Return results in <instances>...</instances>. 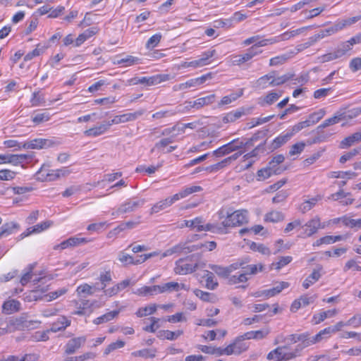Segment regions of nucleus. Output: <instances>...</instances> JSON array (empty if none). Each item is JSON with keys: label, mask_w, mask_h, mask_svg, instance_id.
Wrapping results in <instances>:
<instances>
[{"label": "nucleus", "mask_w": 361, "mask_h": 361, "mask_svg": "<svg viewBox=\"0 0 361 361\" xmlns=\"http://www.w3.org/2000/svg\"><path fill=\"white\" fill-rule=\"evenodd\" d=\"M199 255H192L186 258L178 259L176 262L174 271L178 274H188L192 273L199 267Z\"/></svg>", "instance_id": "obj_1"}, {"label": "nucleus", "mask_w": 361, "mask_h": 361, "mask_svg": "<svg viewBox=\"0 0 361 361\" xmlns=\"http://www.w3.org/2000/svg\"><path fill=\"white\" fill-rule=\"evenodd\" d=\"M247 210H237L233 212H226V219L223 224L227 228L240 226L248 222Z\"/></svg>", "instance_id": "obj_2"}, {"label": "nucleus", "mask_w": 361, "mask_h": 361, "mask_svg": "<svg viewBox=\"0 0 361 361\" xmlns=\"http://www.w3.org/2000/svg\"><path fill=\"white\" fill-rule=\"evenodd\" d=\"M247 261L245 260H239L235 263L231 264L228 267H221L219 265H209V267L214 271L218 276L220 277L227 279L230 277L231 274L235 270L244 268V265L247 264Z\"/></svg>", "instance_id": "obj_3"}, {"label": "nucleus", "mask_w": 361, "mask_h": 361, "mask_svg": "<svg viewBox=\"0 0 361 361\" xmlns=\"http://www.w3.org/2000/svg\"><path fill=\"white\" fill-rule=\"evenodd\" d=\"M145 202L146 200L143 198L129 199L119 207L116 212L118 214L133 212L137 208L142 207Z\"/></svg>", "instance_id": "obj_4"}, {"label": "nucleus", "mask_w": 361, "mask_h": 361, "mask_svg": "<svg viewBox=\"0 0 361 361\" xmlns=\"http://www.w3.org/2000/svg\"><path fill=\"white\" fill-rule=\"evenodd\" d=\"M240 138L233 140L230 142L220 147L213 152V154L216 157H221L224 155L228 154L234 151L242 149L240 145Z\"/></svg>", "instance_id": "obj_5"}, {"label": "nucleus", "mask_w": 361, "mask_h": 361, "mask_svg": "<svg viewBox=\"0 0 361 361\" xmlns=\"http://www.w3.org/2000/svg\"><path fill=\"white\" fill-rule=\"evenodd\" d=\"M305 29V27H302V28H299V29H297V30H295L293 31L286 32L283 33L282 35L276 37L275 38L266 39L259 41V44L262 46H266L268 44H273V43L279 42L281 41L288 40L290 38L300 34Z\"/></svg>", "instance_id": "obj_6"}, {"label": "nucleus", "mask_w": 361, "mask_h": 361, "mask_svg": "<svg viewBox=\"0 0 361 361\" xmlns=\"http://www.w3.org/2000/svg\"><path fill=\"white\" fill-rule=\"evenodd\" d=\"M144 114V110H139L134 113H127L119 116H116L111 121H108V124L110 126L113 124H118L121 123H126L137 119L139 116Z\"/></svg>", "instance_id": "obj_7"}, {"label": "nucleus", "mask_w": 361, "mask_h": 361, "mask_svg": "<svg viewBox=\"0 0 361 361\" xmlns=\"http://www.w3.org/2000/svg\"><path fill=\"white\" fill-rule=\"evenodd\" d=\"M86 341L85 336H80L73 338L68 341L66 344L65 353L66 355H71L76 352Z\"/></svg>", "instance_id": "obj_8"}, {"label": "nucleus", "mask_w": 361, "mask_h": 361, "mask_svg": "<svg viewBox=\"0 0 361 361\" xmlns=\"http://www.w3.org/2000/svg\"><path fill=\"white\" fill-rule=\"evenodd\" d=\"M285 169H282L281 167L274 168V166L268 165L267 167L261 169L257 171V180H264L273 174H281Z\"/></svg>", "instance_id": "obj_9"}, {"label": "nucleus", "mask_w": 361, "mask_h": 361, "mask_svg": "<svg viewBox=\"0 0 361 361\" xmlns=\"http://www.w3.org/2000/svg\"><path fill=\"white\" fill-rule=\"evenodd\" d=\"M251 110L252 108L245 109L244 107H240L235 111L228 113L223 117L222 121L224 123L233 122L240 118L242 116L250 114Z\"/></svg>", "instance_id": "obj_10"}, {"label": "nucleus", "mask_w": 361, "mask_h": 361, "mask_svg": "<svg viewBox=\"0 0 361 361\" xmlns=\"http://www.w3.org/2000/svg\"><path fill=\"white\" fill-rule=\"evenodd\" d=\"M215 99V94H209L204 97L199 98L193 102H185V104H187L186 107L187 108H196V109H200L203 107L205 105H209L210 104H212L214 102Z\"/></svg>", "instance_id": "obj_11"}, {"label": "nucleus", "mask_w": 361, "mask_h": 361, "mask_svg": "<svg viewBox=\"0 0 361 361\" xmlns=\"http://www.w3.org/2000/svg\"><path fill=\"white\" fill-rule=\"evenodd\" d=\"M304 235L307 237H310L313 234L316 233L318 229L321 227L320 219L316 216L310 221H308L304 226Z\"/></svg>", "instance_id": "obj_12"}, {"label": "nucleus", "mask_w": 361, "mask_h": 361, "mask_svg": "<svg viewBox=\"0 0 361 361\" xmlns=\"http://www.w3.org/2000/svg\"><path fill=\"white\" fill-rule=\"evenodd\" d=\"M245 336H238L233 343L228 345L231 348L232 354H240L248 348V344L244 341Z\"/></svg>", "instance_id": "obj_13"}, {"label": "nucleus", "mask_w": 361, "mask_h": 361, "mask_svg": "<svg viewBox=\"0 0 361 361\" xmlns=\"http://www.w3.org/2000/svg\"><path fill=\"white\" fill-rule=\"evenodd\" d=\"M20 229V225L15 221L4 224L0 227V239L17 232Z\"/></svg>", "instance_id": "obj_14"}, {"label": "nucleus", "mask_w": 361, "mask_h": 361, "mask_svg": "<svg viewBox=\"0 0 361 361\" xmlns=\"http://www.w3.org/2000/svg\"><path fill=\"white\" fill-rule=\"evenodd\" d=\"M175 202H176V199H173V195L172 197H169L166 198L165 200H161L156 204H154L150 210V214H153L155 213H158L161 210L165 209L167 207L171 206Z\"/></svg>", "instance_id": "obj_15"}, {"label": "nucleus", "mask_w": 361, "mask_h": 361, "mask_svg": "<svg viewBox=\"0 0 361 361\" xmlns=\"http://www.w3.org/2000/svg\"><path fill=\"white\" fill-rule=\"evenodd\" d=\"M346 119V116L341 113H336L333 117L326 119L322 124L317 126V130L319 132V130H322L324 128L338 123V122Z\"/></svg>", "instance_id": "obj_16"}, {"label": "nucleus", "mask_w": 361, "mask_h": 361, "mask_svg": "<svg viewBox=\"0 0 361 361\" xmlns=\"http://www.w3.org/2000/svg\"><path fill=\"white\" fill-rule=\"evenodd\" d=\"M322 269V267L318 266L317 269L313 270L312 273L303 281L302 286L304 288L307 289L310 286L319 281L322 276V274H320Z\"/></svg>", "instance_id": "obj_17"}, {"label": "nucleus", "mask_w": 361, "mask_h": 361, "mask_svg": "<svg viewBox=\"0 0 361 361\" xmlns=\"http://www.w3.org/2000/svg\"><path fill=\"white\" fill-rule=\"evenodd\" d=\"M361 141V130L353 133V135L343 139L340 144L341 149H346L353 144Z\"/></svg>", "instance_id": "obj_18"}, {"label": "nucleus", "mask_w": 361, "mask_h": 361, "mask_svg": "<svg viewBox=\"0 0 361 361\" xmlns=\"http://www.w3.org/2000/svg\"><path fill=\"white\" fill-rule=\"evenodd\" d=\"M110 128V124L108 123H102L98 126H95L94 128H90L84 132V134L86 136L89 137H97L104 132H106Z\"/></svg>", "instance_id": "obj_19"}, {"label": "nucleus", "mask_w": 361, "mask_h": 361, "mask_svg": "<svg viewBox=\"0 0 361 361\" xmlns=\"http://www.w3.org/2000/svg\"><path fill=\"white\" fill-rule=\"evenodd\" d=\"M183 334L182 330H178L176 331H171L169 330H161L157 332V337L159 339L164 340L167 339L169 341H174L177 339L180 336Z\"/></svg>", "instance_id": "obj_20"}, {"label": "nucleus", "mask_w": 361, "mask_h": 361, "mask_svg": "<svg viewBox=\"0 0 361 361\" xmlns=\"http://www.w3.org/2000/svg\"><path fill=\"white\" fill-rule=\"evenodd\" d=\"M30 143L32 146V149H44L54 146L56 143L49 139L37 138L30 140Z\"/></svg>", "instance_id": "obj_21"}, {"label": "nucleus", "mask_w": 361, "mask_h": 361, "mask_svg": "<svg viewBox=\"0 0 361 361\" xmlns=\"http://www.w3.org/2000/svg\"><path fill=\"white\" fill-rule=\"evenodd\" d=\"M71 321L65 317H61L59 319L54 322L49 330L47 331L57 332L59 331L64 330L67 326H70Z\"/></svg>", "instance_id": "obj_22"}, {"label": "nucleus", "mask_w": 361, "mask_h": 361, "mask_svg": "<svg viewBox=\"0 0 361 361\" xmlns=\"http://www.w3.org/2000/svg\"><path fill=\"white\" fill-rule=\"evenodd\" d=\"M98 29L97 27H91L85 30L82 34L79 35L75 40V47L80 46L87 39L97 34Z\"/></svg>", "instance_id": "obj_23"}, {"label": "nucleus", "mask_w": 361, "mask_h": 361, "mask_svg": "<svg viewBox=\"0 0 361 361\" xmlns=\"http://www.w3.org/2000/svg\"><path fill=\"white\" fill-rule=\"evenodd\" d=\"M288 286L289 283L286 281H281L274 288L268 290H264V293L265 294L266 298L273 297L281 293L283 289L287 288Z\"/></svg>", "instance_id": "obj_24"}, {"label": "nucleus", "mask_w": 361, "mask_h": 361, "mask_svg": "<svg viewBox=\"0 0 361 361\" xmlns=\"http://www.w3.org/2000/svg\"><path fill=\"white\" fill-rule=\"evenodd\" d=\"M202 190V187L197 185L187 187L184 188L183 190H181L180 192L175 194L173 195V199H176V201H178L181 198H184L192 193L200 192Z\"/></svg>", "instance_id": "obj_25"}, {"label": "nucleus", "mask_w": 361, "mask_h": 361, "mask_svg": "<svg viewBox=\"0 0 361 361\" xmlns=\"http://www.w3.org/2000/svg\"><path fill=\"white\" fill-rule=\"evenodd\" d=\"M293 135V133H287L284 135H281L276 137L271 144V149H276L281 146H282L283 144L286 143Z\"/></svg>", "instance_id": "obj_26"}, {"label": "nucleus", "mask_w": 361, "mask_h": 361, "mask_svg": "<svg viewBox=\"0 0 361 361\" xmlns=\"http://www.w3.org/2000/svg\"><path fill=\"white\" fill-rule=\"evenodd\" d=\"M118 314H119L118 310H114V311L107 312L106 314H104L96 318L95 319H94L93 323L97 325L101 324L103 323H106V322H109V321L112 320L113 319H114L116 317L118 316Z\"/></svg>", "instance_id": "obj_27"}, {"label": "nucleus", "mask_w": 361, "mask_h": 361, "mask_svg": "<svg viewBox=\"0 0 361 361\" xmlns=\"http://www.w3.org/2000/svg\"><path fill=\"white\" fill-rule=\"evenodd\" d=\"M337 313V310L336 309L330 310L327 311L322 312L319 314H314L313 316V321L314 324H317L323 322L327 317H332L335 316Z\"/></svg>", "instance_id": "obj_28"}, {"label": "nucleus", "mask_w": 361, "mask_h": 361, "mask_svg": "<svg viewBox=\"0 0 361 361\" xmlns=\"http://www.w3.org/2000/svg\"><path fill=\"white\" fill-rule=\"evenodd\" d=\"M273 72H274V77L271 78V80L269 82V85L272 86V87L284 84L288 80L292 79L294 76L293 74L287 73V74H285L280 77L275 78V71H273Z\"/></svg>", "instance_id": "obj_29"}, {"label": "nucleus", "mask_w": 361, "mask_h": 361, "mask_svg": "<svg viewBox=\"0 0 361 361\" xmlns=\"http://www.w3.org/2000/svg\"><path fill=\"white\" fill-rule=\"evenodd\" d=\"M19 302L15 300L6 301L4 302L2 305L3 312L6 314H11L12 312L18 311L19 309Z\"/></svg>", "instance_id": "obj_30"}, {"label": "nucleus", "mask_w": 361, "mask_h": 361, "mask_svg": "<svg viewBox=\"0 0 361 361\" xmlns=\"http://www.w3.org/2000/svg\"><path fill=\"white\" fill-rule=\"evenodd\" d=\"M281 97L280 94L276 92H270L267 94L263 99H259V104L262 106H264L266 105H271L276 102L279 98Z\"/></svg>", "instance_id": "obj_31"}, {"label": "nucleus", "mask_w": 361, "mask_h": 361, "mask_svg": "<svg viewBox=\"0 0 361 361\" xmlns=\"http://www.w3.org/2000/svg\"><path fill=\"white\" fill-rule=\"evenodd\" d=\"M292 54H293V52L288 53V54H284L271 58L269 61V66H279V65H282V64L285 63L289 59H290L292 57Z\"/></svg>", "instance_id": "obj_32"}, {"label": "nucleus", "mask_w": 361, "mask_h": 361, "mask_svg": "<svg viewBox=\"0 0 361 361\" xmlns=\"http://www.w3.org/2000/svg\"><path fill=\"white\" fill-rule=\"evenodd\" d=\"M274 77V72H271L269 74L263 75L260 77L256 81V87L259 89L267 88L269 85V82L271 80V78Z\"/></svg>", "instance_id": "obj_33"}, {"label": "nucleus", "mask_w": 361, "mask_h": 361, "mask_svg": "<svg viewBox=\"0 0 361 361\" xmlns=\"http://www.w3.org/2000/svg\"><path fill=\"white\" fill-rule=\"evenodd\" d=\"M247 275V272H243L238 275H230V277L228 278L227 283L229 285L245 283L248 280Z\"/></svg>", "instance_id": "obj_34"}, {"label": "nucleus", "mask_w": 361, "mask_h": 361, "mask_svg": "<svg viewBox=\"0 0 361 361\" xmlns=\"http://www.w3.org/2000/svg\"><path fill=\"white\" fill-rule=\"evenodd\" d=\"M320 200H321V197L317 196V197H313L309 200L304 202L300 206V210L302 213H305V212L310 211L315 205V204Z\"/></svg>", "instance_id": "obj_35"}, {"label": "nucleus", "mask_w": 361, "mask_h": 361, "mask_svg": "<svg viewBox=\"0 0 361 361\" xmlns=\"http://www.w3.org/2000/svg\"><path fill=\"white\" fill-rule=\"evenodd\" d=\"M284 219V215L279 211H272L265 216V221L270 222H279L283 221Z\"/></svg>", "instance_id": "obj_36"}, {"label": "nucleus", "mask_w": 361, "mask_h": 361, "mask_svg": "<svg viewBox=\"0 0 361 361\" xmlns=\"http://www.w3.org/2000/svg\"><path fill=\"white\" fill-rule=\"evenodd\" d=\"M156 310H157L156 305H152L149 306H146L144 307L139 308L135 314L138 317H142L152 314L153 313H154L156 312Z\"/></svg>", "instance_id": "obj_37"}, {"label": "nucleus", "mask_w": 361, "mask_h": 361, "mask_svg": "<svg viewBox=\"0 0 361 361\" xmlns=\"http://www.w3.org/2000/svg\"><path fill=\"white\" fill-rule=\"evenodd\" d=\"M243 90H240L238 93H232L230 95L224 97L221 102L219 103V106H223L231 103L233 101L236 100L238 98L243 95Z\"/></svg>", "instance_id": "obj_38"}, {"label": "nucleus", "mask_w": 361, "mask_h": 361, "mask_svg": "<svg viewBox=\"0 0 361 361\" xmlns=\"http://www.w3.org/2000/svg\"><path fill=\"white\" fill-rule=\"evenodd\" d=\"M353 45L350 44V42H348V40L344 42H342L340 44L336 49H335L338 55V56L341 58L345 55L348 51L352 49Z\"/></svg>", "instance_id": "obj_39"}, {"label": "nucleus", "mask_w": 361, "mask_h": 361, "mask_svg": "<svg viewBox=\"0 0 361 361\" xmlns=\"http://www.w3.org/2000/svg\"><path fill=\"white\" fill-rule=\"evenodd\" d=\"M204 277L206 278V287L208 289L214 290L218 286V283L214 280V276L212 272L206 271Z\"/></svg>", "instance_id": "obj_40"}, {"label": "nucleus", "mask_w": 361, "mask_h": 361, "mask_svg": "<svg viewBox=\"0 0 361 361\" xmlns=\"http://www.w3.org/2000/svg\"><path fill=\"white\" fill-rule=\"evenodd\" d=\"M180 286L178 283L174 281L164 283L161 285V293L178 291L180 290Z\"/></svg>", "instance_id": "obj_41"}, {"label": "nucleus", "mask_w": 361, "mask_h": 361, "mask_svg": "<svg viewBox=\"0 0 361 361\" xmlns=\"http://www.w3.org/2000/svg\"><path fill=\"white\" fill-rule=\"evenodd\" d=\"M292 259L293 258L291 256L281 257L279 262L271 264V268L279 270L284 266L288 264Z\"/></svg>", "instance_id": "obj_42"}, {"label": "nucleus", "mask_w": 361, "mask_h": 361, "mask_svg": "<svg viewBox=\"0 0 361 361\" xmlns=\"http://www.w3.org/2000/svg\"><path fill=\"white\" fill-rule=\"evenodd\" d=\"M47 48V47H41L40 44H37V47L32 50V51L28 52L24 57L25 61H30L34 57L39 56L41 54L44 52V51Z\"/></svg>", "instance_id": "obj_43"}, {"label": "nucleus", "mask_w": 361, "mask_h": 361, "mask_svg": "<svg viewBox=\"0 0 361 361\" xmlns=\"http://www.w3.org/2000/svg\"><path fill=\"white\" fill-rule=\"evenodd\" d=\"M341 221L348 227L361 228V219H353L350 217H343Z\"/></svg>", "instance_id": "obj_44"}, {"label": "nucleus", "mask_w": 361, "mask_h": 361, "mask_svg": "<svg viewBox=\"0 0 361 361\" xmlns=\"http://www.w3.org/2000/svg\"><path fill=\"white\" fill-rule=\"evenodd\" d=\"M325 114V110L322 109L310 114L307 119L310 121L311 126H312L321 120L324 116Z\"/></svg>", "instance_id": "obj_45"}, {"label": "nucleus", "mask_w": 361, "mask_h": 361, "mask_svg": "<svg viewBox=\"0 0 361 361\" xmlns=\"http://www.w3.org/2000/svg\"><path fill=\"white\" fill-rule=\"evenodd\" d=\"M139 59L133 56H126L122 59H117L114 62V64H125V66H132L137 62Z\"/></svg>", "instance_id": "obj_46"}, {"label": "nucleus", "mask_w": 361, "mask_h": 361, "mask_svg": "<svg viewBox=\"0 0 361 361\" xmlns=\"http://www.w3.org/2000/svg\"><path fill=\"white\" fill-rule=\"evenodd\" d=\"M156 349H143L133 353L134 356H140L145 358H153L156 356Z\"/></svg>", "instance_id": "obj_47"}, {"label": "nucleus", "mask_w": 361, "mask_h": 361, "mask_svg": "<svg viewBox=\"0 0 361 361\" xmlns=\"http://www.w3.org/2000/svg\"><path fill=\"white\" fill-rule=\"evenodd\" d=\"M35 322L32 321L23 320L22 319H16L13 322V325L18 329H32Z\"/></svg>", "instance_id": "obj_48"}, {"label": "nucleus", "mask_w": 361, "mask_h": 361, "mask_svg": "<svg viewBox=\"0 0 361 361\" xmlns=\"http://www.w3.org/2000/svg\"><path fill=\"white\" fill-rule=\"evenodd\" d=\"M161 35L160 33H157L152 35L146 43V48L147 49H151L154 48L158 45L161 39Z\"/></svg>", "instance_id": "obj_49"}, {"label": "nucleus", "mask_w": 361, "mask_h": 361, "mask_svg": "<svg viewBox=\"0 0 361 361\" xmlns=\"http://www.w3.org/2000/svg\"><path fill=\"white\" fill-rule=\"evenodd\" d=\"M185 249H186L185 244L179 243V244L176 245L173 247L166 250L163 253V257L170 256L175 253H180L183 250H185Z\"/></svg>", "instance_id": "obj_50"}, {"label": "nucleus", "mask_w": 361, "mask_h": 361, "mask_svg": "<svg viewBox=\"0 0 361 361\" xmlns=\"http://www.w3.org/2000/svg\"><path fill=\"white\" fill-rule=\"evenodd\" d=\"M342 29V26H339V25H336L334 27H329L328 29L322 30L319 31L317 34L319 39H322L326 36H329L332 34H334L338 30Z\"/></svg>", "instance_id": "obj_51"}, {"label": "nucleus", "mask_w": 361, "mask_h": 361, "mask_svg": "<svg viewBox=\"0 0 361 361\" xmlns=\"http://www.w3.org/2000/svg\"><path fill=\"white\" fill-rule=\"evenodd\" d=\"M204 220L202 219V217H196L192 220H185V225L187 227L196 228V231H197V228L200 227L201 224H204Z\"/></svg>", "instance_id": "obj_52"}, {"label": "nucleus", "mask_w": 361, "mask_h": 361, "mask_svg": "<svg viewBox=\"0 0 361 361\" xmlns=\"http://www.w3.org/2000/svg\"><path fill=\"white\" fill-rule=\"evenodd\" d=\"M250 248L254 251H257V252L262 253V255H271L270 250L263 244H258V243L253 242L250 245Z\"/></svg>", "instance_id": "obj_53"}, {"label": "nucleus", "mask_w": 361, "mask_h": 361, "mask_svg": "<svg viewBox=\"0 0 361 361\" xmlns=\"http://www.w3.org/2000/svg\"><path fill=\"white\" fill-rule=\"evenodd\" d=\"M67 288H62L55 291L50 292L49 293L45 295V300L49 302L55 300L59 296L65 294L67 292Z\"/></svg>", "instance_id": "obj_54"}, {"label": "nucleus", "mask_w": 361, "mask_h": 361, "mask_svg": "<svg viewBox=\"0 0 361 361\" xmlns=\"http://www.w3.org/2000/svg\"><path fill=\"white\" fill-rule=\"evenodd\" d=\"M333 333V330L331 326L325 328L324 329L320 331L318 334H317L314 336L317 341V343L322 341L324 338H329Z\"/></svg>", "instance_id": "obj_55"}, {"label": "nucleus", "mask_w": 361, "mask_h": 361, "mask_svg": "<svg viewBox=\"0 0 361 361\" xmlns=\"http://www.w3.org/2000/svg\"><path fill=\"white\" fill-rule=\"evenodd\" d=\"M243 269L245 271L243 272H247V274H256L258 271H262L264 269V266L262 264L259 265L257 264H251V265H244Z\"/></svg>", "instance_id": "obj_56"}, {"label": "nucleus", "mask_w": 361, "mask_h": 361, "mask_svg": "<svg viewBox=\"0 0 361 361\" xmlns=\"http://www.w3.org/2000/svg\"><path fill=\"white\" fill-rule=\"evenodd\" d=\"M125 345V342L121 340H118L116 342L110 343L104 350V354L108 355L111 352L118 349L121 348Z\"/></svg>", "instance_id": "obj_57"}, {"label": "nucleus", "mask_w": 361, "mask_h": 361, "mask_svg": "<svg viewBox=\"0 0 361 361\" xmlns=\"http://www.w3.org/2000/svg\"><path fill=\"white\" fill-rule=\"evenodd\" d=\"M305 147V144L303 142H298L291 146L289 151V155L293 156L298 154H300Z\"/></svg>", "instance_id": "obj_58"}, {"label": "nucleus", "mask_w": 361, "mask_h": 361, "mask_svg": "<svg viewBox=\"0 0 361 361\" xmlns=\"http://www.w3.org/2000/svg\"><path fill=\"white\" fill-rule=\"evenodd\" d=\"M99 281H101L102 286L101 288H99V289L104 290L106 288L107 283L111 281V275L110 271L102 273L99 276Z\"/></svg>", "instance_id": "obj_59"}, {"label": "nucleus", "mask_w": 361, "mask_h": 361, "mask_svg": "<svg viewBox=\"0 0 361 361\" xmlns=\"http://www.w3.org/2000/svg\"><path fill=\"white\" fill-rule=\"evenodd\" d=\"M216 53V51L214 49L209 50L205 52H204L202 54V57L199 59V61L202 65V66H204L209 63L208 60L213 57Z\"/></svg>", "instance_id": "obj_60"}, {"label": "nucleus", "mask_w": 361, "mask_h": 361, "mask_svg": "<svg viewBox=\"0 0 361 361\" xmlns=\"http://www.w3.org/2000/svg\"><path fill=\"white\" fill-rule=\"evenodd\" d=\"M227 165H228V164L226 162V160H225V159H224V160H222L220 162H218L215 164L205 167V171H208L209 173L215 172V171H217L223 169L224 167H225Z\"/></svg>", "instance_id": "obj_61"}, {"label": "nucleus", "mask_w": 361, "mask_h": 361, "mask_svg": "<svg viewBox=\"0 0 361 361\" xmlns=\"http://www.w3.org/2000/svg\"><path fill=\"white\" fill-rule=\"evenodd\" d=\"M118 260L124 265L134 264V259L132 256L126 254L123 252H120L118 255Z\"/></svg>", "instance_id": "obj_62"}, {"label": "nucleus", "mask_w": 361, "mask_h": 361, "mask_svg": "<svg viewBox=\"0 0 361 361\" xmlns=\"http://www.w3.org/2000/svg\"><path fill=\"white\" fill-rule=\"evenodd\" d=\"M335 360H336V357H331L326 355H311L307 359V361H334Z\"/></svg>", "instance_id": "obj_63"}, {"label": "nucleus", "mask_w": 361, "mask_h": 361, "mask_svg": "<svg viewBox=\"0 0 361 361\" xmlns=\"http://www.w3.org/2000/svg\"><path fill=\"white\" fill-rule=\"evenodd\" d=\"M349 67L353 72H356L361 69V58L356 57L353 59L349 64Z\"/></svg>", "instance_id": "obj_64"}]
</instances>
